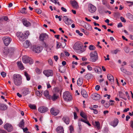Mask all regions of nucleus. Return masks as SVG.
I'll list each match as a JSON object with an SVG mask.
<instances>
[{"instance_id": "nucleus-1", "label": "nucleus", "mask_w": 133, "mask_h": 133, "mask_svg": "<svg viewBox=\"0 0 133 133\" xmlns=\"http://www.w3.org/2000/svg\"><path fill=\"white\" fill-rule=\"evenodd\" d=\"M21 76L19 74H15L12 77L13 80L15 85L17 86L20 85L22 83Z\"/></svg>"}, {"instance_id": "nucleus-2", "label": "nucleus", "mask_w": 133, "mask_h": 133, "mask_svg": "<svg viewBox=\"0 0 133 133\" xmlns=\"http://www.w3.org/2000/svg\"><path fill=\"white\" fill-rule=\"evenodd\" d=\"M90 60L91 62H95L98 59L97 54L96 51L91 52L90 54Z\"/></svg>"}, {"instance_id": "nucleus-3", "label": "nucleus", "mask_w": 133, "mask_h": 133, "mask_svg": "<svg viewBox=\"0 0 133 133\" xmlns=\"http://www.w3.org/2000/svg\"><path fill=\"white\" fill-rule=\"evenodd\" d=\"M63 98L67 102L70 101L72 99V97L68 91H66L64 92Z\"/></svg>"}, {"instance_id": "nucleus-4", "label": "nucleus", "mask_w": 133, "mask_h": 133, "mask_svg": "<svg viewBox=\"0 0 133 133\" xmlns=\"http://www.w3.org/2000/svg\"><path fill=\"white\" fill-rule=\"evenodd\" d=\"M22 61L24 63H29L30 64H32L33 62V60L27 56H23Z\"/></svg>"}, {"instance_id": "nucleus-5", "label": "nucleus", "mask_w": 133, "mask_h": 133, "mask_svg": "<svg viewBox=\"0 0 133 133\" xmlns=\"http://www.w3.org/2000/svg\"><path fill=\"white\" fill-rule=\"evenodd\" d=\"M43 73L47 77L52 76L53 75V72L51 70H45L43 71Z\"/></svg>"}, {"instance_id": "nucleus-6", "label": "nucleus", "mask_w": 133, "mask_h": 133, "mask_svg": "<svg viewBox=\"0 0 133 133\" xmlns=\"http://www.w3.org/2000/svg\"><path fill=\"white\" fill-rule=\"evenodd\" d=\"M4 128L8 132H10L12 131L13 127L11 124L8 123H6L4 125Z\"/></svg>"}, {"instance_id": "nucleus-7", "label": "nucleus", "mask_w": 133, "mask_h": 133, "mask_svg": "<svg viewBox=\"0 0 133 133\" xmlns=\"http://www.w3.org/2000/svg\"><path fill=\"white\" fill-rule=\"evenodd\" d=\"M88 9L89 11L91 13L95 12L96 10V7L91 4L88 5Z\"/></svg>"}, {"instance_id": "nucleus-8", "label": "nucleus", "mask_w": 133, "mask_h": 133, "mask_svg": "<svg viewBox=\"0 0 133 133\" xmlns=\"http://www.w3.org/2000/svg\"><path fill=\"white\" fill-rule=\"evenodd\" d=\"M16 35L19 38V40L21 41H24L26 38L22 33L21 32H17Z\"/></svg>"}, {"instance_id": "nucleus-9", "label": "nucleus", "mask_w": 133, "mask_h": 133, "mask_svg": "<svg viewBox=\"0 0 133 133\" xmlns=\"http://www.w3.org/2000/svg\"><path fill=\"white\" fill-rule=\"evenodd\" d=\"M4 44L6 46L9 45L12 40V39L10 37H4L3 38Z\"/></svg>"}, {"instance_id": "nucleus-10", "label": "nucleus", "mask_w": 133, "mask_h": 133, "mask_svg": "<svg viewBox=\"0 0 133 133\" xmlns=\"http://www.w3.org/2000/svg\"><path fill=\"white\" fill-rule=\"evenodd\" d=\"M82 46L83 45L81 42H77L74 44L73 48L74 49L78 50L81 49Z\"/></svg>"}, {"instance_id": "nucleus-11", "label": "nucleus", "mask_w": 133, "mask_h": 133, "mask_svg": "<svg viewBox=\"0 0 133 133\" xmlns=\"http://www.w3.org/2000/svg\"><path fill=\"white\" fill-rule=\"evenodd\" d=\"M48 110V109L46 107L42 106L38 108V111L41 113H44L47 112Z\"/></svg>"}, {"instance_id": "nucleus-12", "label": "nucleus", "mask_w": 133, "mask_h": 133, "mask_svg": "<svg viewBox=\"0 0 133 133\" xmlns=\"http://www.w3.org/2000/svg\"><path fill=\"white\" fill-rule=\"evenodd\" d=\"M48 36L46 33L41 34L39 37L40 40L42 41H43L44 40H45L48 38Z\"/></svg>"}, {"instance_id": "nucleus-13", "label": "nucleus", "mask_w": 133, "mask_h": 133, "mask_svg": "<svg viewBox=\"0 0 133 133\" xmlns=\"http://www.w3.org/2000/svg\"><path fill=\"white\" fill-rule=\"evenodd\" d=\"M50 112L52 115L56 116L59 113V111L58 109H55L54 108H52L51 109Z\"/></svg>"}, {"instance_id": "nucleus-14", "label": "nucleus", "mask_w": 133, "mask_h": 133, "mask_svg": "<svg viewBox=\"0 0 133 133\" xmlns=\"http://www.w3.org/2000/svg\"><path fill=\"white\" fill-rule=\"evenodd\" d=\"M91 97L93 99L97 100L100 99V96L99 94L95 93L91 95Z\"/></svg>"}, {"instance_id": "nucleus-15", "label": "nucleus", "mask_w": 133, "mask_h": 133, "mask_svg": "<svg viewBox=\"0 0 133 133\" xmlns=\"http://www.w3.org/2000/svg\"><path fill=\"white\" fill-rule=\"evenodd\" d=\"M42 48L40 46H35L34 47L33 51L37 53L40 52L42 50Z\"/></svg>"}, {"instance_id": "nucleus-16", "label": "nucleus", "mask_w": 133, "mask_h": 133, "mask_svg": "<svg viewBox=\"0 0 133 133\" xmlns=\"http://www.w3.org/2000/svg\"><path fill=\"white\" fill-rule=\"evenodd\" d=\"M68 20V18L66 16H64L63 17V20L64 21L65 23L67 25L70 24L72 22V20H69V22H68L67 21V20Z\"/></svg>"}, {"instance_id": "nucleus-17", "label": "nucleus", "mask_w": 133, "mask_h": 133, "mask_svg": "<svg viewBox=\"0 0 133 133\" xmlns=\"http://www.w3.org/2000/svg\"><path fill=\"white\" fill-rule=\"evenodd\" d=\"M84 24L83 27L85 29L89 30H91L92 27L90 24L86 22H85Z\"/></svg>"}, {"instance_id": "nucleus-18", "label": "nucleus", "mask_w": 133, "mask_h": 133, "mask_svg": "<svg viewBox=\"0 0 133 133\" xmlns=\"http://www.w3.org/2000/svg\"><path fill=\"white\" fill-rule=\"evenodd\" d=\"M23 25L26 27H28L31 25V23L28 21L26 19H23Z\"/></svg>"}, {"instance_id": "nucleus-19", "label": "nucleus", "mask_w": 133, "mask_h": 133, "mask_svg": "<svg viewBox=\"0 0 133 133\" xmlns=\"http://www.w3.org/2000/svg\"><path fill=\"white\" fill-rule=\"evenodd\" d=\"M22 94L24 96H25L29 93V91L28 89L23 88L22 90Z\"/></svg>"}, {"instance_id": "nucleus-20", "label": "nucleus", "mask_w": 133, "mask_h": 133, "mask_svg": "<svg viewBox=\"0 0 133 133\" xmlns=\"http://www.w3.org/2000/svg\"><path fill=\"white\" fill-rule=\"evenodd\" d=\"M58 133H64L63 127L62 126H59L56 129Z\"/></svg>"}, {"instance_id": "nucleus-21", "label": "nucleus", "mask_w": 133, "mask_h": 133, "mask_svg": "<svg viewBox=\"0 0 133 133\" xmlns=\"http://www.w3.org/2000/svg\"><path fill=\"white\" fill-rule=\"evenodd\" d=\"M63 120L66 124H68L70 122L69 118L68 117L64 116L62 118Z\"/></svg>"}, {"instance_id": "nucleus-22", "label": "nucleus", "mask_w": 133, "mask_h": 133, "mask_svg": "<svg viewBox=\"0 0 133 133\" xmlns=\"http://www.w3.org/2000/svg\"><path fill=\"white\" fill-rule=\"evenodd\" d=\"M108 79L111 82H113L114 81V78L113 76L111 74H108L107 75Z\"/></svg>"}, {"instance_id": "nucleus-23", "label": "nucleus", "mask_w": 133, "mask_h": 133, "mask_svg": "<svg viewBox=\"0 0 133 133\" xmlns=\"http://www.w3.org/2000/svg\"><path fill=\"white\" fill-rule=\"evenodd\" d=\"M44 95L48 99H50L51 98L50 96L49 95V92L48 90H46L44 91Z\"/></svg>"}, {"instance_id": "nucleus-24", "label": "nucleus", "mask_w": 133, "mask_h": 133, "mask_svg": "<svg viewBox=\"0 0 133 133\" xmlns=\"http://www.w3.org/2000/svg\"><path fill=\"white\" fill-rule=\"evenodd\" d=\"M81 94L83 97L85 98H87L88 97V95L86 91L84 90H83L81 91Z\"/></svg>"}, {"instance_id": "nucleus-25", "label": "nucleus", "mask_w": 133, "mask_h": 133, "mask_svg": "<svg viewBox=\"0 0 133 133\" xmlns=\"http://www.w3.org/2000/svg\"><path fill=\"white\" fill-rule=\"evenodd\" d=\"M31 44V43L28 41L26 40L24 43V47L26 48L29 47Z\"/></svg>"}, {"instance_id": "nucleus-26", "label": "nucleus", "mask_w": 133, "mask_h": 133, "mask_svg": "<svg viewBox=\"0 0 133 133\" xmlns=\"http://www.w3.org/2000/svg\"><path fill=\"white\" fill-rule=\"evenodd\" d=\"M17 64L19 69L21 70H23L24 69V67L21 62H18Z\"/></svg>"}, {"instance_id": "nucleus-27", "label": "nucleus", "mask_w": 133, "mask_h": 133, "mask_svg": "<svg viewBox=\"0 0 133 133\" xmlns=\"http://www.w3.org/2000/svg\"><path fill=\"white\" fill-rule=\"evenodd\" d=\"M120 69L121 71L124 73L128 75H130V72L127 71L126 69L123 67L121 68Z\"/></svg>"}, {"instance_id": "nucleus-28", "label": "nucleus", "mask_w": 133, "mask_h": 133, "mask_svg": "<svg viewBox=\"0 0 133 133\" xmlns=\"http://www.w3.org/2000/svg\"><path fill=\"white\" fill-rule=\"evenodd\" d=\"M71 4L73 7L77 9L78 7V4L76 2V1H73L71 3Z\"/></svg>"}, {"instance_id": "nucleus-29", "label": "nucleus", "mask_w": 133, "mask_h": 133, "mask_svg": "<svg viewBox=\"0 0 133 133\" xmlns=\"http://www.w3.org/2000/svg\"><path fill=\"white\" fill-rule=\"evenodd\" d=\"M118 121L117 119H115L111 123V125L114 127H116L118 123Z\"/></svg>"}, {"instance_id": "nucleus-30", "label": "nucleus", "mask_w": 133, "mask_h": 133, "mask_svg": "<svg viewBox=\"0 0 133 133\" xmlns=\"http://www.w3.org/2000/svg\"><path fill=\"white\" fill-rule=\"evenodd\" d=\"M7 108V107L6 105L0 103V109L2 110H5Z\"/></svg>"}, {"instance_id": "nucleus-31", "label": "nucleus", "mask_w": 133, "mask_h": 133, "mask_svg": "<svg viewBox=\"0 0 133 133\" xmlns=\"http://www.w3.org/2000/svg\"><path fill=\"white\" fill-rule=\"evenodd\" d=\"M77 84L78 86H81L83 84V80L82 79L79 78L77 81Z\"/></svg>"}, {"instance_id": "nucleus-32", "label": "nucleus", "mask_w": 133, "mask_h": 133, "mask_svg": "<svg viewBox=\"0 0 133 133\" xmlns=\"http://www.w3.org/2000/svg\"><path fill=\"white\" fill-rule=\"evenodd\" d=\"M58 96L56 94H54L51 97V99L52 100L54 101L57 99Z\"/></svg>"}, {"instance_id": "nucleus-33", "label": "nucleus", "mask_w": 133, "mask_h": 133, "mask_svg": "<svg viewBox=\"0 0 133 133\" xmlns=\"http://www.w3.org/2000/svg\"><path fill=\"white\" fill-rule=\"evenodd\" d=\"M85 77L86 78L89 79L92 77L93 75L91 74H88L86 75Z\"/></svg>"}, {"instance_id": "nucleus-34", "label": "nucleus", "mask_w": 133, "mask_h": 133, "mask_svg": "<svg viewBox=\"0 0 133 133\" xmlns=\"http://www.w3.org/2000/svg\"><path fill=\"white\" fill-rule=\"evenodd\" d=\"M24 120L23 119L19 123V127L21 128H23L24 127Z\"/></svg>"}, {"instance_id": "nucleus-35", "label": "nucleus", "mask_w": 133, "mask_h": 133, "mask_svg": "<svg viewBox=\"0 0 133 133\" xmlns=\"http://www.w3.org/2000/svg\"><path fill=\"white\" fill-rule=\"evenodd\" d=\"M29 107L32 109L35 110L36 109V106L34 104H29Z\"/></svg>"}, {"instance_id": "nucleus-36", "label": "nucleus", "mask_w": 133, "mask_h": 133, "mask_svg": "<svg viewBox=\"0 0 133 133\" xmlns=\"http://www.w3.org/2000/svg\"><path fill=\"white\" fill-rule=\"evenodd\" d=\"M24 75L26 77L27 81H29L30 79V77L29 75L26 72H24Z\"/></svg>"}, {"instance_id": "nucleus-37", "label": "nucleus", "mask_w": 133, "mask_h": 133, "mask_svg": "<svg viewBox=\"0 0 133 133\" xmlns=\"http://www.w3.org/2000/svg\"><path fill=\"white\" fill-rule=\"evenodd\" d=\"M95 126L98 129H99L100 128V124L99 122H95Z\"/></svg>"}, {"instance_id": "nucleus-38", "label": "nucleus", "mask_w": 133, "mask_h": 133, "mask_svg": "<svg viewBox=\"0 0 133 133\" xmlns=\"http://www.w3.org/2000/svg\"><path fill=\"white\" fill-rule=\"evenodd\" d=\"M80 115L85 119H87V118L86 116V115L84 113L81 112L80 113Z\"/></svg>"}, {"instance_id": "nucleus-39", "label": "nucleus", "mask_w": 133, "mask_h": 133, "mask_svg": "<svg viewBox=\"0 0 133 133\" xmlns=\"http://www.w3.org/2000/svg\"><path fill=\"white\" fill-rule=\"evenodd\" d=\"M89 48L90 50H95L96 49V47L94 45H91L89 46Z\"/></svg>"}, {"instance_id": "nucleus-40", "label": "nucleus", "mask_w": 133, "mask_h": 133, "mask_svg": "<svg viewBox=\"0 0 133 133\" xmlns=\"http://www.w3.org/2000/svg\"><path fill=\"white\" fill-rule=\"evenodd\" d=\"M69 130H70V133H73L74 132V128L72 125L70 126Z\"/></svg>"}, {"instance_id": "nucleus-41", "label": "nucleus", "mask_w": 133, "mask_h": 133, "mask_svg": "<svg viewBox=\"0 0 133 133\" xmlns=\"http://www.w3.org/2000/svg\"><path fill=\"white\" fill-rule=\"evenodd\" d=\"M119 96L121 98H122L124 99H125V100H127V99L126 98H125L124 97V95L123 94H122V93H119Z\"/></svg>"}, {"instance_id": "nucleus-42", "label": "nucleus", "mask_w": 133, "mask_h": 133, "mask_svg": "<svg viewBox=\"0 0 133 133\" xmlns=\"http://www.w3.org/2000/svg\"><path fill=\"white\" fill-rule=\"evenodd\" d=\"M26 8H22V10L21 11V12L23 14H26L27 13L25 11Z\"/></svg>"}, {"instance_id": "nucleus-43", "label": "nucleus", "mask_w": 133, "mask_h": 133, "mask_svg": "<svg viewBox=\"0 0 133 133\" xmlns=\"http://www.w3.org/2000/svg\"><path fill=\"white\" fill-rule=\"evenodd\" d=\"M58 0H51V1L55 4H57L58 5H60L59 2H57Z\"/></svg>"}, {"instance_id": "nucleus-44", "label": "nucleus", "mask_w": 133, "mask_h": 133, "mask_svg": "<svg viewBox=\"0 0 133 133\" xmlns=\"http://www.w3.org/2000/svg\"><path fill=\"white\" fill-rule=\"evenodd\" d=\"M57 43V46H56V48L57 49L59 48H60V47L61 46V43L58 42H56Z\"/></svg>"}, {"instance_id": "nucleus-45", "label": "nucleus", "mask_w": 133, "mask_h": 133, "mask_svg": "<svg viewBox=\"0 0 133 133\" xmlns=\"http://www.w3.org/2000/svg\"><path fill=\"white\" fill-rule=\"evenodd\" d=\"M120 50L118 49H116V50H114L113 51H112V52L114 54H116L118 52L120 51Z\"/></svg>"}, {"instance_id": "nucleus-46", "label": "nucleus", "mask_w": 133, "mask_h": 133, "mask_svg": "<svg viewBox=\"0 0 133 133\" xmlns=\"http://www.w3.org/2000/svg\"><path fill=\"white\" fill-rule=\"evenodd\" d=\"M1 75L3 77H4L6 76V74L5 72H2L1 73Z\"/></svg>"}, {"instance_id": "nucleus-47", "label": "nucleus", "mask_w": 133, "mask_h": 133, "mask_svg": "<svg viewBox=\"0 0 133 133\" xmlns=\"http://www.w3.org/2000/svg\"><path fill=\"white\" fill-rule=\"evenodd\" d=\"M35 71L38 74H40L41 72L40 70L38 68L36 69H35Z\"/></svg>"}, {"instance_id": "nucleus-48", "label": "nucleus", "mask_w": 133, "mask_h": 133, "mask_svg": "<svg viewBox=\"0 0 133 133\" xmlns=\"http://www.w3.org/2000/svg\"><path fill=\"white\" fill-rule=\"evenodd\" d=\"M35 11L38 14H40L41 13L42 11L41 10L36 9L35 10Z\"/></svg>"}, {"instance_id": "nucleus-49", "label": "nucleus", "mask_w": 133, "mask_h": 133, "mask_svg": "<svg viewBox=\"0 0 133 133\" xmlns=\"http://www.w3.org/2000/svg\"><path fill=\"white\" fill-rule=\"evenodd\" d=\"M100 88V87L99 85H97L95 87V89L96 90L98 91Z\"/></svg>"}, {"instance_id": "nucleus-50", "label": "nucleus", "mask_w": 133, "mask_h": 133, "mask_svg": "<svg viewBox=\"0 0 133 133\" xmlns=\"http://www.w3.org/2000/svg\"><path fill=\"white\" fill-rule=\"evenodd\" d=\"M76 32L77 33H78L80 36H82L83 35V34L82 33H81L80 31L78 30H76Z\"/></svg>"}, {"instance_id": "nucleus-51", "label": "nucleus", "mask_w": 133, "mask_h": 133, "mask_svg": "<svg viewBox=\"0 0 133 133\" xmlns=\"http://www.w3.org/2000/svg\"><path fill=\"white\" fill-rule=\"evenodd\" d=\"M110 104L109 103H106L105 104L104 107L106 108H108L109 105Z\"/></svg>"}, {"instance_id": "nucleus-52", "label": "nucleus", "mask_w": 133, "mask_h": 133, "mask_svg": "<svg viewBox=\"0 0 133 133\" xmlns=\"http://www.w3.org/2000/svg\"><path fill=\"white\" fill-rule=\"evenodd\" d=\"M120 19L122 22L124 23L125 22L126 20L123 17H121L120 18Z\"/></svg>"}, {"instance_id": "nucleus-53", "label": "nucleus", "mask_w": 133, "mask_h": 133, "mask_svg": "<svg viewBox=\"0 0 133 133\" xmlns=\"http://www.w3.org/2000/svg\"><path fill=\"white\" fill-rule=\"evenodd\" d=\"M64 53L65 54V55L67 56H69L70 55V54L67 51H64Z\"/></svg>"}, {"instance_id": "nucleus-54", "label": "nucleus", "mask_w": 133, "mask_h": 133, "mask_svg": "<svg viewBox=\"0 0 133 133\" xmlns=\"http://www.w3.org/2000/svg\"><path fill=\"white\" fill-rule=\"evenodd\" d=\"M48 62L50 65H51L53 64V62L52 60L51 59H49L48 60Z\"/></svg>"}, {"instance_id": "nucleus-55", "label": "nucleus", "mask_w": 133, "mask_h": 133, "mask_svg": "<svg viewBox=\"0 0 133 133\" xmlns=\"http://www.w3.org/2000/svg\"><path fill=\"white\" fill-rule=\"evenodd\" d=\"M54 58L56 61H57L58 59V58L57 56H54Z\"/></svg>"}, {"instance_id": "nucleus-56", "label": "nucleus", "mask_w": 133, "mask_h": 133, "mask_svg": "<svg viewBox=\"0 0 133 133\" xmlns=\"http://www.w3.org/2000/svg\"><path fill=\"white\" fill-rule=\"evenodd\" d=\"M61 9L63 12H66L67 11L66 9L63 7H62L61 8Z\"/></svg>"}, {"instance_id": "nucleus-57", "label": "nucleus", "mask_w": 133, "mask_h": 133, "mask_svg": "<svg viewBox=\"0 0 133 133\" xmlns=\"http://www.w3.org/2000/svg\"><path fill=\"white\" fill-rule=\"evenodd\" d=\"M74 118L75 119H76L77 118V116L76 114V113L74 112Z\"/></svg>"}, {"instance_id": "nucleus-58", "label": "nucleus", "mask_w": 133, "mask_h": 133, "mask_svg": "<svg viewBox=\"0 0 133 133\" xmlns=\"http://www.w3.org/2000/svg\"><path fill=\"white\" fill-rule=\"evenodd\" d=\"M123 26V25L122 24V23L121 22L118 23V24L117 27L118 28L122 27Z\"/></svg>"}, {"instance_id": "nucleus-59", "label": "nucleus", "mask_w": 133, "mask_h": 133, "mask_svg": "<svg viewBox=\"0 0 133 133\" xmlns=\"http://www.w3.org/2000/svg\"><path fill=\"white\" fill-rule=\"evenodd\" d=\"M127 16L128 17L130 18V17H131L132 15L130 13H128L127 14Z\"/></svg>"}, {"instance_id": "nucleus-60", "label": "nucleus", "mask_w": 133, "mask_h": 133, "mask_svg": "<svg viewBox=\"0 0 133 133\" xmlns=\"http://www.w3.org/2000/svg\"><path fill=\"white\" fill-rule=\"evenodd\" d=\"M125 51L126 53H128L129 52V50L128 48L126 47L125 49Z\"/></svg>"}, {"instance_id": "nucleus-61", "label": "nucleus", "mask_w": 133, "mask_h": 133, "mask_svg": "<svg viewBox=\"0 0 133 133\" xmlns=\"http://www.w3.org/2000/svg\"><path fill=\"white\" fill-rule=\"evenodd\" d=\"M0 133H7L5 131L1 129L0 130Z\"/></svg>"}, {"instance_id": "nucleus-62", "label": "nucleus", "mask_w": 133, "mask_h": 133, "mask_svg": "<svg viewBox=\"0 0 133 133\" xmlns=\"http://www.w3.org/2000/svg\"><path fill=\"white\" fill-rule=\"evenodd\" d=\"M87 68L88 70L90 71L92 70V68L90 65H88L87 66Z\"/></svg>"}, {"instance_id": "nucleus-63", "label": "nucleus", "mask_w": 133, "mask_h": 133, "mask_svg": "<svg viewBox=\"0 0 133 133\" xmlns=\"http://www.w3.org/2000/svg\"><path fill=\"white\" fill-rule=\"evenodd\" d=\"M78 126L79 130L80 131L82 129V127L81 124L80 123H78Z\"/></svg>"}, {"instance_id": "nucleus-64", "label": "nucleus", "mask_w": 133, "mask_h": 133, "mask_svg": "<svg viewBox=\"0 0 133 133\" xmlns=\"http://www.w3.org/2000/svg\"><path fill=\"white\" fill-rule=\"evenodd\" d=\"M125 94L126 96L127 97L128 99H129L130 98V97L128 94V92L126 91L125 92Z\"/></svg>"}]
</instances>
